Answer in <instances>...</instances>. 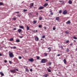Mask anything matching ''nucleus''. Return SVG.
Instances as JSON below:
<instances>
[{"mask_svg": "<svg viewBox=\"0 0 77 77\" xmlns=\"http://www.w3.org/2000/svg\"><path fill=\"white\" fill-rule=\"evenodd\" d=\"M9 56L10 57H14V54H13V53L12 52H11L10 51L9 52Z\"/></svg>", "mask_w": 77, "mask_h": 77, "instance_id": "obj_1", "label": "nucleus"}, {"mask_svg": "<svg viewBox=\"0 0 77 77\" xmlns=\"http://www.w3.org/2000/svg\"><path fill=\"white\" fill-rule=\"evenodd\" d=\"M67 13H68V11H67L66 10H65L63 11V14L64 15H66V14H67Z\"/></svg>", "mask_w": 77, "mask_h": 77, "instance_id": "obj_2", "label": "nucleus"}, {"mask_svg": "<svg viewBox=\"0 0 77 77\" xmlns=\"http://www.w3.org/2000/svg\"><path fill=\"white\" fill-rule=\"evenodd\" d=\"M28 60L29 61H30V62H33L34 61V60H33V59L31 58V59H29Z\"/></svg>", "mask_w": 77, "mask_h": 77, "instance_id": "obj_3", "label": "nucleus"}, {"mask_svg": "<svg viewBox=\"0 0 77 77\" xmlns=\"http://www.w3.org/2000/svg\"><path fill=\"white\" fill-rule=\"evenodd\" d=\"M41 62L42 63H45V59H43L42 60Z\"/></svg>", "mask_w": 77, "mask_h": 77, "instance_id": "obj_4", "label": "nucleus"}, {"mask_svg": "<svg viewBox=\"0 0 77 77\" xmlns=\"http://www.w3.org/2000/svg\"><path fill=\"white\" fill-rule=\"evenodd\" d=\"M35 40L36 41H39V38L38 37H36L35 38Z\"/></svg>", "mask_w": 77, "mask_h": 77, "instance_id": "obj_5", "label": "nucleus"}, {"mask_svg": "<svg viewBox=\"0 0 77 77\" xmlns=\"http://www.w3.org/2000/svg\"><path fill=\"white\" fill-rule=\"evenodd\" d=\"M10 71L11 72H13V73H15L16 72L15 70H10Z\"/></svg>", "mask_w": 77, "mask_h": 77, "instance_id": "obj_6", "label": "nucleus"}, {"mask_svg": "<svg viewBox=\"0 0 77 77\" xmlns=\"http://www.w3.org/2000/svg\"><path fill=\"white\" fill-rule=\"evenodd\" d=\"M68 3H69V4H70V5H71L72 4V1L71 0H69L68 2Z\"/></svg>", "mask_w": 77, "mask_h": 77, "instance_id": "obj_7", "label": "nucleus"}, {"mask_svg": "<svg viewBox=\"0 0 77 77\" xmlns=\"http://www.w3.org/2000/svg\"><path fill=\"white\" fill-rule=\"evenodd\" d=\"M44 7H43V6H41V7H39V8H38V9H44Z\"/></svg>", "mask_w": 77, "mask_h": 77, "instance_id": "obj_8", "label": "nucleus"}, {"mask_svg": "<svg viewBox=\"0 0 77 77\" xmlns=\"http://www.w3.org/2000/svg\"><path fill=\"white\" fill-rule=\"evenodd\" d=\"M71 23V22H70V21L69 20L67 21V22H66V24H69Z\"/></svg>", "mask_w": 77, "mask_h": 77, "instance_id": "obj_9", "label": "nucleus"}, {"mask_svg": "<svg viewBox=\"0 0 77 77\" xmlns=\"http://www.w3.org/2000/svg\"><path fill=\"white\" fill-rule=\"evenodd\" d=\"M19 27L20 28V29H24V26H20Z\"/></svg>", "mask_w": 77, "mask_h": 77, "instance_id": "obj_10", "label": "nucleus"}, {"mask_svg": "<svg viewBox=\"0 0 77 77\" xmlns=\"http://www.w3.org/2000/svg\"><path fill=\"white\" fill-rule=\"evenodd\" d=\"M56 20L57 21H59V17H57L56 18Z\"/></svg>", "mask_w": 77, "mask_h": 77, "instance_id": "obj_11", "label": "nucleus"}, {"mask_svg": "<svg viewBox=\"0 0 77 77\" xmlns=\"http://www.w3.org/2000/svg\"><path fill=\"white\" fill-rule=\"evenodd\" d=\"M43 77H47L48 76V74H46L45 75H43Z\"/></svg>", "mask_w": 77, "mask_h": 77, "instance_id": "obj_12", "label": "nucleus"}, {"mask_svg": "<svg viewBox=\"0 0 77 77\" xmlns=\"http://www.w3.org/2000/svg\"><path fill=\"white\" fill-rule=\"evenodd\" d=\"M48 4L47 3H45L44 5V7H45V6H48Z\"/></svg>", "mask_w": 77, "mask_h": 77, "instance_id": "obj_13", "label": "nucleus"}, {"mask_svg": "<svg viewBox=\"0 0 77 77\" xmlns=\"http://www.w3.org/2000/svg\"><path fill=\"white\" fill-rule=\"evenodd\" d=\"M18 32L20 33V32H21V31H22V30L21 29H19L18 30Z\"/></svg>", "mask_w": 77, "mask_h": 77, "instance_id": "obj_14", "label": "nucleus"}, {"mask_svg": "<svg viewBox=\"0 0 77 77\" xmlns=\"http://www.w3.org/2000/svg\"><path fill=\"white\" fill-rule=\"evenodd\" d=\"M63 62L65 64H66V60H65V59H64Z\"/></svg>", "mask_w": 77, "mask_h": 77, "instance_id": "obj_15", "label": "nucleus"}, {"mask_svg": "<svg viewBox=\"0 0 77 77\" xmlns=\"http://www.w3.org/2000/svg\"><path fill=\"white\" fill-rule=\"evenodd\" d=\"M33 6V3H31V5L29 6L30 8H32V6Z\"/></svg>", "mask_w": 77, "mask_h": 77, "instance_id": "obj_16", "label": "nucleus"}, {"mask_svg": "<svg viewBox=\"0 0 77 77\" xmlns=\"http://www.w3.org/2000/svg\"><path fill=\"white\" fill-rule=\"evenodd\" d=\"M39 20H42V17H39Z\"/></svg>", "mask_w": 77, "mask_h": 77, "instance_id": "obj_17", "label": "nucleus"}, {"mask_svg": "<svg viewBox=\"0 0 77 77\" xmlns=\"http://www.w3.org/2000/svg\"><path fill=\"white\" fill-rule=\"evenodd\" d=\"M33 23L35 24H36V23H37V21H35V20H34L33 21Z\"/></svg>", "mask_w": 77, "mask_h": 77, "instance_id": "obj_18", "label": "nucleus"}, {"mask_svg": "<svg viewBox=\"0 0 77 77\" xmlns=\"http://www.w3.org/2000/svg\"><path fill=\"white\" fill-rule=\"evenodd\" d=\"M13 40H14V38H11L9 39V41H12Z\"/></svg>", "mask_w": 77, "mask_h": 77, "instance_id": "obj_19", "label": "nucleus"}, {"mask_svg": "<svg viewBox=\"0 0 77 77\" xmlns=\"http://www.w3.org/2000/svg\"><path fill=\"white\" fill-rule=\"evenodd\" d=\"M66 51H67V53H68V52L69 51V49H68V48H67L66 49Z\"/></svg>", "mask_w": 77, "mask_h": 77, "instance_id": "obj_20", "label": "nucleus"}, {"mask_svg": "<svg viewBox=\"0 0 77 77\" xmlns=\"http://www.w3.org/2000/svg\"><path fill=\"white\" fill-rule=\"evenodd\" d=\"M1 74L2 76H4V74L2 72H1Z\"/></svg>", "mask_w": 77, "mask_h": 77, "instance_id": "obj_21", "label": "nucleus"}, {"mask_svg": "<svg viewBox=\"0 0 77 77\" xmlns=\"http://www.w3.org/2000/svg\"><path fill=\"white\" fill-rule=\"evenodd\" d=\"M44 54H45V56H47V54H48L47 53H44Z\"/></svg>", "mask_w": 77, "mask_h": 77, "instance_id": "obj_22", "label": "nucleus"}, {"mask_svg": "<svg viewBox=\"0 0 77 77\" xmlns=\"http://www.w3.org/2000/svg\"><path fill=\"white\" fill-rule=\"evenodd\" d=\"M48 65H51V62H49L48 63Z\"/></svg>", "mask_w": 77, "mask_h": 77, "instance_id": "obj_23", "label": "nucleus"}, {"mask_svg": "<svg viewBox=\"0 0 77 77\" xmlns=\"http://www.w3.org/2000/svg\"><path fill=\"white\" fill-rule=\"evenodd\" d=\"M20 40H16V42H20Z\"/></svg>", "mask_w": 77, "mask_h": 77, "instance_id": "obj_24", "label": "nucleus"}, {"mask_svg": "<svg viewBox=\"0 0 77 77\" xmlns=\"http://www.w3.org/2000/svg\"><path fill=\"white\" fill-rule=\"evenodd\" d=\"M65 32L66 34H69V32H68L67 31H66Z\"/></svg>", "mask_w": 77, "mask_h": 77, "instance_id": "obj_25", "label": "nucleus"}, {"mask_svg": "<svg viewBox=\"0 0 77 77\" xmlns=\"http://www.w3.org/2000/svg\"><path fill=\"white\" fill-rule=\"evenodd\" d=\"M2 5H3V3L1 2L0 3V6H1Z\"/></svg>", "mask_w": 77, "mask_h": 77, "instance_id": "obj_26", "label": "nucleus"}, {"mask_svg": "<svg viewBox=\"0 0 77 77\" xmlns=\"http://www.w3.org/2000/svg\"><path fill=\"white\" fill-rule=\"evenodd\" d=\"M73 38H74L75 39H77V38L75 36H74L73 37Z\"/></svg>", "mask_w": 77, "mask_h": 77, "instance_id": "obj_27", "label": "nucleus"}, {"mask_svg": "<svg viewBox=\"0 0 77 77\" xmlns=\"http://www.w3.org/2000/svg\"><path fill=\"white\" fill-rule=\"evenodd\" d=\"M42 25H39L38 26V27H39V28H41V27H42Z\"/></svg>", "mask_w": 77, "mask_h": 77, "instance_id": "obj_28", "label": "nucleus"}, {"mask_svg": "<svg viewBox=\"0 0 77 77\" xmlns=\"http://www.w3.org/2000/svg\"><path fill=\"white\" fill-rule=\"evenodd\" d=\"M27 30H29V27L28 26H27Z\"/></svg>", "mask_w": 77, "mask_h": 77, "instance_id": "obj_29", "label": "nucleus"}, {"mask_svg": "<svg viewBox=\"0 0 77 77\" xmlns=\"http://www.w3.org/2000/svg\"><path fill=\"white\" fill-rule=\"evenodd\" d=\"M26 11H27V10H26V9H24L23 10V12H26Z\"/></svg>", "mask_w": 77, "mask_h": 77, "instance_id": "obj_30", "label": "nucleus"}, {"mask_svg": "<svg viewBox=\"0 0 77 77\" xmlns=\"http://www.w3.org/2000/svg\"><path fill=\"white\" fill-rule=\"evenodd\" d=\"M16 19H17L16 18L14 17L13 18V20H16Z\"/></svg>", "mask_w": 77, "mask_h": 77, "instance_id": "obj_31", "label": "nucleus"}, {"mask_svg": "<svg viewBox=\"0 0 77 77\" xmlns=\"http://www.w3.org/2000/svg\"><path fill=\"white\" fill-rule=\"evenodd\" d=\"M26 71L27 72H29V69H26Z\"/></svg>", "mask_w": 77, "mask_h": 77, "instance_id": "obj_32", "label": "nucleus"}, {"mask_svg": "<svg viewBox=\"0 0 77 77\" xmlns=\"http://www.w3.org/2000/svg\"><path fill=\"white\" fill-rule=\"evenodd\" d=\"M4 62L5 63H7L8 62V61H7V60H4Z\"/></svg>", "mask_w": 77, "mask_h": 77, "instance_id": "obj_33", "label": "nucleus"}, {"mask_svg": "<svg viewBox=\"0 0 77 77\" xmlns=\"http://www.w3.org/2000/svg\"><path fill=\"white\" fill-rule=\"evenodd\" d=\"M9 63H10V64H12V61H9Z\"/></svg>", "mask_w": 77, "mask_h": 77, "instance_id": "obj_34", "label": "nucleus"}, {"mask_svg": "<svg viewBox=\"0 0 77 77\" xmlns=\"http://www.w3.org/2000/svg\"><path fill=\"white\" fill-rule=\"evenodd\" d=\"M40 58V57H39L37 56V59H39Z\"/></svg>", "mask_w": 77, "mask_h": 77, "instance_id": "obj_35", "label": "nucleus"}, {"mask_svg": "<svg viewBox=\"0 0 77 77\" xmlns=\"http://www.w3.org/2000/svg\"><path fill=\"white\" fill-rule=\"evenodd\" d=\"M61 12H62V11L61 10H60L59 11V13L60 14H61Z\"/></svg>", "mask_w": 77, "mask_h": 77, "instance_id": "obj_36", "label": "nucleus"}, {"mask_svg": "<svg viewBox=\"0 0 77 77\" xmlns=\"http://www.w3.org/2000/svg\"><path fill=\"white\" fill-rule=\"evenodd\" d=\"M50 12H51V15H53V13H52V12L51 11H50Z\"/></svg>", "mask_w": 77, "mask_h": 77, "instance_id": "obj_37", "label": "nucleus"}, {"mask_svg": "<svg viewBox=\"0 0 77 77\" xmlns=\"http://www.w3.org/2000/svg\"><path fill=\"white\" fill-rule=\"evenodd\" d=\"M69 42V40H67L66 42V43H68V42Z\"/></svg>", "mask_w": 77, "mask_h": 77, "instance_id": "obj_38", "label": "nucleus"}, {"mask_svg": "<svg viewBox=\"0 0 77 77\" xmlns=\"http://www.w3.org/2000/svg\"><path fill=\"white\" fill-rule=\"evenodd\" d=\"M53 29L54 30H56V28L55 27H53Z\"/></svg>", "mask_w": 77, "mask_h": 77, "instance_id": "obj_39", "label": "nucleus"}, {"mask_svg": "<svg viewBox=\"0 0 77 77\" xmlns=\"http://www.w3.org/2000/svg\"><path fill=\"white\" fill-rule=\"evenodd\" d=\"M16 48H17V47H15V46H14L13 47L14 49H16Z\"/></svg>", "mask_w": 77, "mask_h": 77, "instance_id": "obj_40", "label": "nucleus"}, {"mask_svg": "<svg viewBox=\"0 0 77 77\" xmlns=\"http://www.w3.org/2000/svg\"><path fill=\"white\" fill-rule=\"evenodd\" d=\"M19 59H22V57H19Z\"/></svg>", "mask_w": 77, "mask_h": 77, "instance_id": "obj_41", "label": "nucleus"}, {"mask_svg": "<svg viewBox=\"0 0 77 77\" xmlns=\"http://www.w3.org/2000/svg\"><path fill=\"white\" fill-rule=\"evenodd\" d=\"M48 72H51V70L49 69L48 70Z\"/></svg>", "mask_w": 77, "mask_h": 77, "instance_id": "obj_42", "label": "nucleus"}, {"mask_svg": "<svg viewBox=\"0 0 77 77\" xmlns=\"http://www.w3.org/2000/svg\"><path fill=\"white\" fill-rule=\"evenodd\" d=\"M48 50H49L50 49V50H51V47H49L48 48Z\"/></svg>", "mask_w": 77, "mask_h": 77, "instance_id": "obj_43", "label": "nucleus"}, {"mask_svg": "<svg viewBox=\"0 0 77 77\" xmlns=\"http://www.w3.org/2000/svg\"><path fill=\"white\" fill-rule=\"evenodd\" d=\"M45 35H43V36H42V38H45Z\"/></svg>", "mask_w": 77, "mask_h": 77, "instance_id": "obj_44", "label": "nucleus"}, {"mask_svg": "<svg viewBox=\"0 0 77 77\" xmlns=\"http://www.w3.org/2000/svg\"><path fill=\"white\" fill-rule=\"evenodd\" d=\"M15 13H16V14H19V12H15Z\"/></svg>", "mask_w": 77, "mask_h": 77, "instance_id": "obj_45", "label": "nucleus"}, {"mask_svg": "<svg viewBox=\"0 0 77 77\" xmlns=\"http://www.w3.org/2000/svg\"><path fill=\"white\" fill-rule=\"evenodd\" d=\"M61 48H62V49H63V47L62 46H61Z\"/></svg>", "mask_w": 77, "mask_h": 77, "instance_id": "obj_46", "label": "nucleus"}, {"mask_svg": "<svg viewBox=\"0 0 77 77\" xmlns=\"http://www.w3.org/2000/svg\"><path fill=\"white\" fill-rule=\"evenodd\" d=\"M16 69V71H18V69Z\"/></svg>", "mask_w": 77, "mask_h": 77, "instance_id": "obj_47", "label": "nucleus"}, {"mask_svg": "<svg viewBox=\"0 0 77 77\" xmlns=\"http://www.w3.org/2000/svg\"><path fill=\"white\" fill-rule=\"evenodd\" d=\"M45 29H47V27L45 26L44 27Z\"/></svg>", "mask_w": 77, "mask_h": 77, "instance_id": "obj_48", "label": "nucleus"}, {"mask_svg": "<svg viewBox=\"0 0 77 77\" xmlns=\"http://www.w3.org/2000/svg\"><path fill=\"white\" fill-rule=\"evenodd\" d=\"M32 69H30V71H31V72H32Z\"/></svg>", "mask_w": 77, "mask_h": 77, "instance_id": "obj_49", "label": "nucleus"}, {"mask_svg": "<svg viewBox=\"0 0 77 77\" xmlns=\"http://www.w3.org/2000/svg\"><path fill=\"white\" fill-rule=\"evenodd\" d=\"M17 30V28H14V30Z\"/></svg>", "mask_w": 77, "mask_h": 77, "instance_id": "obj_50", "label": "nucleus"}, {"mask_svg": "<svg viewBox=\"0 0 77 77\" xmlns=\"http://www.w3.org/2000/svg\"><path fill=\"white\" fill-rule=\"evenodd\" d=\"M57 56H60V54H58V55H57Z\"/></svg>", "mask_w": 77, "mask_h": 77, "instance_id": "obj_51", "label": "nucleus"}, {"mask_svg": "<svg viewBox=\"0 0 77 77\" xmlns=\"http://www.w3.org/2000/svg\"><path fill=\"white\" fill-rule=\"evenodd\" d=\"M63 2V1H59V2H60V3H61V2Z\"/></svg>", "mask_w": 77, "mask_h": 77, "instance_id": "obj_52", "label": "nucleus"}, {"mask_svg": "<svg viewBox=\"0 0 77 77\" xmlns=\"http://www.w3.org/2000/svg\"><path fill=\"white\" fill-rule=\"evenodd\" d=\"M70 46H72V44H70Z\"/></svg>", "mask_w": 77, "mask_h": 77, "instance_id": "obj_53", "label": "nucleus"}, {"mask_svg": "<svg viewBox=\"0 0 77 77\" xmlns=\"http://www.w3.org/2000/svg\"><path fill=\"white\" fill-rule=\"evenodd\" d=\"M20 38H23V36H20Z\"/></svg>", "mask_w": 77, "mask_h": 77, "instance_id": "obj_54", "label": "nucleus"}, {"mask_svg": "<svg viewBox=\"0 0 77 77\" xmlns=\"http://www.w3.org/2000/svg\"><path fill=\"white\" fill-rule=\"evenodd\" d=\"M2 56V54H0V56Z\"/></svg>", "mask_w": 77, "mask_h": 77, "instance_id": "obj_55", "label": "nucleus"}, {"mask_svg": "<svg viewBox=\"0 0 77 77\" xmlns=\"http://www.w3.org/2000/svg\"><path fill=\"white\" fill-rule=\"evenodd\" d=\"M74 42H76V41H75V40H74Z\"/></svg>", "mask_w": 77, "mask_h": 77, "instance_id": "obj_56", "label": "nucleus"}, {"mask_svg": "<svg viewBox=\"0 0 77 77\" xmlns=\"http://www.w3.org/2000/svg\"><path fill=\"white\" fill-rule=\"evenodd\" d=\"M75 50L76 51H77V48L75 49Z\"/></svg>", "mask_w": 77, "mask_h": 77, "instance_id": "obj_57", "label": "nucleus"}, {"mask_svg": "<svg viewBox=\"0 0 77 77\" xmlns=\"http://www.w3.org/2000/svg\"><path fill=\"white\" fill-rule=\"evenodd\" d=\"M45 2H48V0H46Z\"/></svg>", "mask_w": 77, "mask_h": 77, "instance_id": "obj_58", "label": "nucleus"}, {"mask_svg": "<svg viewBox=\"0 0 77 77\" xmlns=\"http://www.w3.org/2000/svg\"><path fill=\"white\" fill-rule=\"evenodd\" d=\"M43 11L42 10H41L40 11V12H42Z\"/></svg>", "mask_w": 77, "mask_h": 77, "instance_id": "obj_59", "label": "nucleus"}, {"mask_svg": "<svg viewBox=\"0 0 77 77\" xmlns=\"http://www.w3.org/2000/svg\"><path fill=\"white\" fill-rule=\"evenodd\" d=\"M36 14L37 15H38V13H36Z\"/></svg>", "mask_w": 77, "mask_h": 77, "instance_id": "obj_60", "label": "nucleus"}, {"mask_svg": "<svg viewBox=\"0 0 77 77\" xmlns=\"http://www.w3.org/2000/svg\"><path fill=\"white\" fill-rule=\"evenodd\" d=\"M36 32H38V30H36Z\"/></svg>", "mask_w": 77, "mask_h": 77, "instance_id": "obj_61", "label": "nucleus"}, {"mask_svg": "<svg viewBox=\"0 0 77 77\" xmlns=\"http://www.w3.org/2000/svg\"><path fill=\"white\" fill-rule=\"evenodd\" d=\"M49 68H51V66H49Z\"/></svg>", "mask_w": 77, "mask_h": 77, "instance_id": "obj_62", "label": "nucleus"}, {"mask_svg": "<svg viewBox=\"0 0 77 77\" xmlns=\"http://www.w3.org/2000/svg\"><path fill=\"white\" fill-rule=\"evenodd\" d=\"M18 16V17H20V16Z\"/></svg>", "mask_w": 77, "mask_h": 77, "instance_id": "obj_63", "label": "nucleus"}, {"mask_svg": "<svg viewBox=\"0 0 77 77\" xmlns=\"http://www.w3.org/2000/svg\"><path fill=\"white\" fill-rule=\"evenodd\" d=\"M1 74V72H0V74Z\"/></svg>", "mask_w": 77, "mask_h": 77, "instance_id": "obj_64", "label": "nucleus"}]
</instances>
